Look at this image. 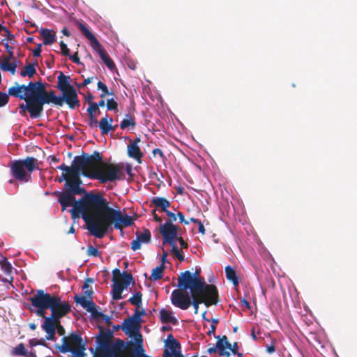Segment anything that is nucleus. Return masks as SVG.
<instances>
[{
    "label": "nucleus",
    "instance_id": "44",
    "mask_svg": "<svg viewBox=\"0 0 357 357\" xmlns=\"http://www.w3.org/2000/svg\"><path fill=\"white\" fill-rule=\"evenodd\" d=\"M89 105V106L86 109L88 114H96V112H98V114L100 113V109L98 107L96 102H90Z\"/></svg>",
    "mask_w": 357,
    "mask_h": 357
},
{
    "label": "nucleus",
    "instance_id": "33",
    "mask_svg": "<svg viewBox=\"0 0 357 357\" xmlns=\"http://www.w3.org/2000/svg\"><path fill=\"white\" fill-rule=\"evenodd\" d=\"M126 289V284L124 287H120L118 284H113L112 287V298L114 300H120L123 297L122 292Z\"/></svg>",
    "mask_w": 357,
    "mask_h": 357
},
{
    "label": "nucleus",
    "instance_id": "35",
    "mask_svg": "<svg viewBox=\"0 0 357 357\" xmlns=\"http://www.w3.org/2000/svg\"><path fill=\"white\" fill-rule=\"evenodd\" d=\"M27 350L24 347V344L23 343H20L18 345H17L13 350L12 354L14 356H27Z\"/></svg>",
    "mask_w": 357,
    "mask_h": 357
},
{
    "label": "nucleus",
    "instance_id": "63",
    "mask_svg": "<svg viewBox=\"0 0 357 357\" xmlns=\"http://www.w3.org/2000/svg\"><path fill=\"white\" fill-rule=\"evenodd\" d=\"M116 357H134V347H132V353L131 355L125 354L124 351L117 353Z\"/></svg>",
    "mask_w": 357,
    "mask_h": 357
},
{
    "label": "nucleus",
    "instance_id": "37",
    "mask_svg": "<svg viewBox=\"0 0 357 357\" xmlns=\"http://www.w3.org/2000/svg\"><path fill=\"white\" fill-rule=\"evenodd\" d=\"M93 280L92 278H87L85 280L82 289L84 290V294L85 296L91 297L93 291L92 288L89 286V283H93Z\"/></svg>",
    "mask_w": 357,
    "mask_h": 357
},
{
    "label": "nucleus",
    "instance_id": "22",
    "mask_svg": "<svg viewBox=\"0 0 357 357\" xmlns=\"http://www.w3.org/2000/svg\"><path fill=\"white\" fill-rule=\"evenodd\" d=\"M165 348L164 350H167V352L171 356L175 354L176 350L181 349L180 342L174 337L172 334H169L165 340Z\"/></svg>",
    "mask_w": 357,
    "mask_h": 357
},
{
    "label": "nucleus",
    "instance_id": "18",
    "mask_svg": "<svg viewBox=\"0 0 357 357\" xmlns=\"http://www.w3.org/2000/svg\"><path fill=\"white\" fill-rule=\"evenodd\" d=\"M112 281L113 284H118L120 287H124L126 284V289L130 283H135L133 277L131 273L126 271L121 273L119 268H115L112 271Z\"/></svg>",
    "mask_w": 357,
    "mask_h": 357
},
{
    "label": "nucleus",
    "instance_id": "59",
    "mask_svg": "<svg viewBox=\"0 0 357 357\" xmlns=\"http://www.w3.org/2000/svg\"><path fill=\"white\" fill-rule=\"evenodd\" d=\"M177 216L179 218L180 222L184 223L186 225H189V221L185 219L184 215L181 212H178Z\"/></svg>",
    "mask_w": 357,
    "mask_h": 357
},
{
    "label": "nucleus",
    "instance_id": "15",
    "mask_svg": "<svg viewBox=\"0 0 357 357\" xmlns=\"http://www.w3.org/2000/svg\"><path fill=\"white\" fill-rule=\"evenodd\" d=\"M160 232L164 238L163 244L168 243L174 244V240L177 236L178 227L173 225L171 220H167L165 223L160 226Z\"/></svg>",
    "mask_w": 357,
    "mask_h": 357
},
{
    "label": "nucleus",
    "instance_id": "60",
    "mask_svg": "<svg viewBox=\"0 0 357 357\" xmlns=\"http://www.w3.org/2000/svg\"><path fill=\"white\" fill-rule=\"evenodd\" d=\"M3 36L7 38L8 40L11 41V40H14V36L11 33V32L8 29H6V31H4Z\"/></svg>",
    "mask_w": 357,
    "mask_h": 357
},
{
    "label": "nucleus",
    "instance_id": "61",
    "mask_svg": "<svg viewBox=\"0 0 357 357\" xmlns=\"http://www.w3.org/2000/svg\"><path fill=\"white\" fill-rule=\"evenodd\" d=\"M222 341H223V343H224V346H225V349H231V343H229V342L228 341V339H227V337L226 335H223L222 337Z\"/></svg>",
    "mask_w": 357,
    "mask_h": 357
},
{
    "label": "nucleus",
    "instance_id": "43",
    "mask_svg": "<svg viewBox=\"0 0 357 357\" xmlns=\"http://www.w3.org/2000/svg\"><path fill=\"white\" fill-rule=\"evenodd\" d=\"M211 329L208 331L207 335L211 336L212 335H215V330H216V325L218 324L219 321L216 318H213L211 320Z\"/></svg>",
    "mask_w": 357,
    "mask_h": 357
},
{
    "label": "nucleus",
    "instance_id": "28",
    "mask_svg": "<svg viewBox=\"0 0 357 357\" xmlns=\"http://www.w3.org/2000/svg\"><path fill=\"white\" fill-rule=\"evenodd\" d=\"M136 126V122L135 120V116L127 114L125 116V118L121 121L120 123V128L122 130L128 128V127H131L132 129H134Z\"/></svg>",
    "mask_w": 357,
    "mask_h": 357
},
{
    "label": "nucleus",
    "instance_id": "27",
    "mask_svg": "<svg viewBox=\"0 0 357 357\" xmlns=\"http://www.w3.org/2000/svg\"><path fill=\"white\" fill-rule=\"evenodd\" d=\"M52 322V321L51 320H45L41 327L47 334V336H46V340L56 341V332L54 331Z\"/></svg>",
    "mask_w": 357,
    "mask_h": 357
},
{
    "label": "nucleus",
    "instance_id": "21",
    "mask_svg": "<svg viewBox=\"0 0 357 357\" xmlns=\"http://www.w3.org/2000/svg\"><path fill=\"white\" fill-rule=\"evenodd\" d=\"M112 122L113 119L112 117L109 118L107 114L100 119L98 126L102 135H107L110 131L115 130L116 126H113L112 125Z\"/></svg>",
    "mask_w": 357,
    "mask_h": 357
},
{
    "label": "nucleus",
    "instance_id": "1",
    "mask_svg": "<svg viewBox=\"0 0 357 357\" xmlns=\"http://www.w3.org/2000/svg\"><path fill=\"white\" fill-rule=\"evenodd\" d=\"M82 198L74 200L70 206L71 218L73 220L82 218L86 225V229L91 235L102 238L112 229L122 230L134 225L131 216L123 214L119 209H114L109 206V202L100 192H85Z\"/></svg>",
    "mask_w": 357,
    "mask_h": 357
},
{
    "label": "nucleus",
    "instance_id": "26",
    "mask_svg": "<svg viewBox=\"0 0 357 357\" xmlns=\"http://www.w3.org/2000/svg\"><path fill=\"white\" fill-rule=\"evenodd\" d=\"M40 33L43 38L44 45H50L56 41L55 32L53 30L48 29H41Z\"/></svg>",
    "mask_w": 357,
    "mask_h": 357
},
{
    "label": "nucleus",
    "instance_id": "11",
    "mask_svg": "<svg viewBox=\"0 0 357 357\" xmlns=\"http://www.w3.org/2000/svg\"><path fill=\"white\" fill-rule=\"evenodd\" d=\"M77 27L82 33L91 42V47L99 54L107 67L110 70H114L115 68L114 62L110 58L107 52L102 47L101 44L94 36V35L89 31L86 25L82 22H79L77 23Z\"/></svg>",
    "mask_w": 357,
    "mask_h": 357
},
{
    "label": "nucleus",
    "instance_id": "54",
    "mask_svg": "<svg viewBox=\"0 0 357 357\" xmlns=\"http://www.w3.org/2000/svg\"><path fill=\"white\" fill-rule=\"evenodd\" d=\"M70 59L75 63L77 65H82V63L80 61V59L78 56V52H76L73 55L68 56Z\"/></svg>",
    "mask_w": 357,
    "mask_h": 357
},
{
    "label": "nucleus",
    "instance_id": "25",
    "mask_svg": "<svg viewBox=\"0 0 357 357\" xmlns=\"http://www.w3.org/2000/svg\"><path fill=\"white\" fill-rule=\"evenodd\" d=\"M160 319L162 324L171 323L173 325L178 324L176 318L172 316V312L165 308L160 311Z\"/></svg>",
    "mask_w": 357,
    "mask_h": 357
},
{
    "label": "nucleus",
    "instance_id": "8",
    "mask_svg": "<svg viewBox=\"0 0 357 357\" xmlns=\"http://www.w3.org/2000/svg\"><path fill=\"white\" fill-rule=\"evenodd\" d=\"M62 342L61 345L56 346V348L60 352L63 354L70 352L73 357H84L86 356L85 353L86 344L80 335L73 333L68 336H64L62 338Z\"/></svg>",
    "mask_w": 357,
    "mask_h": 357
},
{
    "label": "nucleus",
    "instance_id": "39",
    "mask_svg": "<svg viewBox=\"0 0 357 357\" xmlns=\"http://www.w3.org/2000/svg\"><path fill=\"white\" fill-rule=\"evenodd\" d=\"M172 246L171 252L174 254L175 257L180 261H183L185 260L184 255L183 253L178 250L176 243L170 245Z\"/></svg>",
    "mask_w": 357,
    "mask_h": 357
},
{
    "label": "nucleus",
    "instance_id": "56",
    "mask_svg": "<svg viewBox=\"0 0 357 357\" xmlns=\"http://www.w3.org/2000/svg\"><path fill=\"white\" fill-rule=\"evenodd\" d=\"M152 153L154 156L158 155L162 160H165L166 158L162 150L158 148L153 149Z\"/></svg>",
    "mask_w": 357,
    "mask_h": 357
},
{
    "label": "nucleus",
    "instance_id": "10",
    "mask_svg": "<svg viewBox=\"0 0 357 357\" xmlns=\"http://www.w3.org/2000/svg\"><path fill=\"white\" fill-rule=\"evenodd\" d=\"M49 309L51 314L46 320L56 321L66 317L71 312V305L67 301H62L58 295H51L47 293Z\"/></svg>",
    "mask_w": 357,
    "mask_h": 357
},
{
    "label": "nucleus",
    "instance_id": "32",
    "mask_svg": "<svg viewBox=\"0 0 357 357\" xmlns=\"http://www.w3.org/2000/svg\"><path fill=\"white\" fill-rule=\"evenodd\" d=\"M36 73V70L33 63L26 65L24 69L20 72V75L23 77H29L31 78Z\"/></svg>",
    "mask_w": 357,
    "mask_h": 357
},
{
    "label": "nucleus",
    "instance_id": "51",
    "mask_svg": "<svg viewBox=\"0 0 357 357\" xmlns=\"http://www.w3.org/2000/svg\"><path fill=\"white\" fill-rule=\"evenodd\" d=\"M96 306L92 300H88L86 304L83 306L87 312H90Z\"/></svg>",
    "mask_w": 357,
    "mask_h": 357
},
{
    "label": "nucleus",
    "instance_id": "14",
    "mask_svg": "<svg viewBox=\"0 0 357 357\" xmlns=\"http://www.w3.org/2000/svg\"><path fill=\"white\" fill-rule=\"evenodd\" d=\"M99 333L96 337V349L111 348L114 347L115 342H113L114 337L113 331L109 328H105L99 326Z\"/></svg>",
    "mask_w": 357,
    "mask_h": 357
},
{
    "label": "nucleus",
    "instance_id": "30",
    "mask_svg": "<svg viewBox=\"0 0 357 357\" xmlns=\"http://www.w3.org/2000/svg\"><path fill=\"white\" fill-rule=\"evenodd\" d=\"M165 269V266L164 264H160V266H158L156 268H153L149 277V280L151 281H156L161 279L163 276Z\"/></svg>",
    "mask_w": 357,
    "mask_h": 357
},
{
    "label": "nucleus",
    "instance_id": "3",
    "mask_svg": "<svg viewBox=\"0 0 357 357\" xmlns=\"http://www.w3.org/2000/svg\"><path fill=\"white\" fill-rule=\"evenodd\" d=\"M101 160V154L94 151L92 155L83 153L82 155H77L74 158L71 166H67L64 163L57 167L60 170H68L73 178V181L82 184L80 175L87 177L86 175L91 174L93 171L96 162Z\"/></svg>",
    "mask_w": 357,
    "mask_h": 357
},
{
    "label": "nucleus",
    "instance_id": "2",
    "mask_svg": "<svg viewBox=\"0 0 357 357\" xmlns=\"http://www.w3.org/2000/svg\"><path fill=\"white\" fill-rule=\"evenodd\" d=\"M177 286L178 289L172 292L171 302L181 310H187L192 305L195 314H197L200 304L209 307L219 301L217 287L214 284H206L204 278H198L189 271L180 274Z\"/></svg>",
    "mask_w": 357,
    "mask_h": 357
},
{
    "label": "nucleus",
    "instance_id": "57",
    "mask_svg": "<svg viewBox=\"0 0 357 357\" xmlns=\"http://www.w3.org/2000/svg\"><path fill=\"white\" fill-rule=\"evenodd\" d=\"M176 239L179 242L181 248H187L188 246V244L186 241L183 240L182 237H178L176 236Z\"/></svg>",
    "mask_w": 357,
    "mask_h": 357
},
{
    "label": "nucleus",
    "instance_id": "49",
    "mask_svg": "<svg viewBox=\"0 0 357 357\" xmlns=\"http://www.w3.org/2000/svg\"><path fill=\"white\" fill-rule=\"evenodd\" d=\"M87 296H77L76 295L74 298V301L77 304H79L82 307L87 302Z\"/></svg>",
    "mask_w": 357,
    "mask_h": 357
},
{
    "label": "nucleus",
    "instance_id": "46",
    "mask_svg": "<svg viewBox=\"0 0 357 357\" xmlns=\"http://www.w3.org/2000/svg\"><path fill=\"white\" fill-rule=\"evenodd\" d=\"M29 344L31 346H37V345H42L44 347H47V344L44 339L38 340L36 338H33L29 340Z\"/></svg>",
    "mask_w": 357,
    "mask_h": 357
},
{
    "label": "nucleus",
    "instance_id": "9",
    "mask_svg": "<svg viewBox=\"0 0 357 357\" xmlns=\"http://www.w3.org/2000/svg\"><path fill=\"white\" fill-rule=\"evenodd\" d=\"M57 89L62 92L61 97L66 101L70 109H75L79 106L76 89L70 83V76L65 75L61 72L57 77Z\"/></svg>",
    "mask_w": 357,
    "mask_h": 357
},
{
    "label": "nucleus",
    "instance_id": "6",
    "mask_svg": "<svg viewBox=\"0 0 357 357\" xmlns=\"http://www.w3.org/2000/svg\"><path fill=\"white\" fill-rule=\"evenodd\" d=\"M65 173H62L59 178H56V181L61 183L63 181L65 183V190L63 192H56L58 195V201L61 206L62 211H65L67 207L72 204L74 200V196L82 195L85 192V189L81 187V184L77 182L73 181V178L68 170H63Z\"/></svg>",
    "mask_w": 357,
    "mask_h": 357
},
{
    "label": "nucleus",
    "instance_id": "45",
    "mask_svg": "<svg viewBox=\"0 0 357 357\" xmlns=\"http://www.w3.org/2000/svg\"><path fill=\"white\" fill-rule=\"evenodd\" d=\"M218 339L216 342V348L218 349V354H222V352L225 351L224 343L222 338H220V336L215 337Z\"/></svg>",
    "mask_w": 357,
    "mask_h": 357
},
{
    "label": "nucleus",
    "instance_id": "48",
    "mask_svg": "<svg viewBox=\"0 0 357 357\" xmlns=\"http://www.w3.org/2000/svg\"><path fill=\"white\" fill-rule=\"evenodd\" d=\"M8 93L0 91V107L5 106L9 100Z\"/></svg>",
    "mask_w": 357,
    "mask_h": 357
},
{
    "label": "nucleus",
    "instance_id": "42",
    "mask_svg": "<svg viewBox=\"0 0 357 357\" xmlns=\"http://www.w3.org/2000/svg\"><path fill=\"white\" fill-rule=\"evenodd\" d=\"M86 254L89 256L92 257H100V252L95 247L92 245L88 246Z\"/></svg>",
    "mask_w": 357,
    "mask_h": 357
},
{
    "label": "nucleus",
    "instance_id": "4",
    "mask_svg": "<svg viewBox=\"0 0 357 357\" xmlns=\"http://www.w3.org/2000/svg\"><path fill=\"white\" fill-rule=\"evenodd\" d=\"M124 165L123 163L112 164L107 163L101 160L96 162L93 171L91 174L86 175L87 178L97 179L101 183L113 182L124 178Z\"/></svg>",
    "mask_w": 357,
    "mask_h": 357
},
{
    "label": "nucleus",
    "instance_id": "13",
    "mask_svg": "<svg viewBox=\"0 0 357 357\" xmlns=\"http://www.w3.org/2000/svg\"><path fill=\"white\" fill-rule=\"evenodd\" d=\"M126 344L123 340L121 339L116 340L115 344L111 348L105 349H91V351L93 354V357H116L117 353L125 351Z\"/></svg>",
    "mask_w": 357,
    "mask_h": 357
},
{
    "label": "nucleus",
    "instance_id": "16",
    "mask_svg": "<svg viewBox=\"0 0 357 357\" xmlns=\"http://www.w3.org/2000/svg\"><path fill=\"white\" fill-rule=\"evenodd\" d=\"M31 84H34L33 82H30L28 85H20L15 83V86H11L8 89V93L9 96L18 98L20 100L26 99L29 96H32V87Z\"/></svg>",
    "mask_w": 357,
    "mask_h": 357
},
{
    "label": "nucleus",
    "instance_id": "20",
    "mask_svg": "<svg viewBox=\"0 0 357 357\" xmlns=\"http://www.w3.org/2000/svg\"><path fill=\"white\" fill-rule=\"evenodd\" d=\"M135 235L136 238L131 243V249L134 251L139 250L142 243L148 244L151 241V234L148 229L144 228L142 231H137Z\"/></svg>",
    "mask_w": 357,
    "mask_h": 357
},
{
    "label": "nucleus",
    "instance_id": "47",
    "mask_svg": "<svg viewBox=\"0 0 357 357\" xmlns=\"http://www.w3.org/2000/svg\"><path fill=\"white\" fill-rule=\"evenodd\" d=\"M118 107V103L113 98L108 99L107 101V108L108 110H116Z\"/></svg>",
    "mask_w": 357,
    "mask_h": 357
},
{
    "label": "nucleus",
    "instance_id": "29",
    "mask_svg": "<svg viewBox=\"0 0 357 357\" xmlns=\"http://www.w3.org/2000/svg\"><path fill=\"white\" fill-rule=\"evenodd\" d=\"M10 58L4 57L3 62L0 64V68L4 71H8L12 75H14L16 71L17 64L16 63H11L9 61Z\"/></svg>",
    "mask_w": 357,
    "mask_h": 357
},
{
    "label": "nucleus",
    "instance_id": "34",
    "mask_svg": "<svg viewBox=\"0 0 357 357\" xmlns=\"http://www.w3.org/2000/svg\"><path fill=\"white\" fill-rule=\"evenodd\" d=\"M0 265L6 273L8 274L12 272L13 266L6 257H0Z\"/></svg>",
    "mask_w": 357,
    "mask_h": 357
},
{
    "label": "nucleus",
    "instance_id": "64",
    "mask_svg": "<svg viewBox=\"0 0 357 357\" xmlns=\"http://www.w3.org/2000/svg\"><path fill=\"white\" fill-rule=\"evenodd\" d=\"M153 216V220L157 222H162V218L160 217H159L157 214H156V210L154 209L151 212Z\"/></svg>",
    "mask_w": 357,
    "mask_h": 357
},
{
    "label": "nucleus",
    "instance_id": "31",
    "mask_svg": "<svg viewBox=\"0 0 357 357\" xmlns=\"http://www.w3.org/2000/svg\"><path fill=\"white\" fill-rule=\"evenodd\" d=\"M225 274L227 279L231 281L235 287L238 286V279L234 268H232L230 266H226Z\"/></svg>",
    "mask_w": 357,
    "mask_h": 357
},
{
    "label": "nucleus",
    "instance_id": "38",
    "mask_svg": "<svg viewBox=\"0 0 357 357\" xmlns=\"http://www.w3.org/2000/svg\"><path fill=\"white\" fill-rule=\"evenodd\" d=\"M98 89L102 91L100 94L101 98H104L106 95H112V93H109L108 88L106 84H105L101 81H99L97 84Z\"/></svg>",
    "mask_w": 357,
    "mask_h": 357
},
{
    "label": "nucleus",
    "instance_id": "62",
    "mask_svg": "<svg viewBox=\"0 0 357 357\" xmlns=\"http://www.w3.org/2000/svg\"><path fill=\"white\" fill-rule=\"evenodd\" d=\"M222 341H223V343H224V346H225V349H231V343H229V342L228 341V339H227V337L226 335H223L222 337Z\"/></svg>",
    "mask_w": 357,
    "mask_h": 357
},
{
    "label": "nucleus",
    "instance_id": "23",
    "mask_svg": "<svg viewBox=\"0 0 357 357\" xmlns=\"http://www.w3.org/2000/svg\"><path fill=\"white\" fill-rule=\"evenodd\" d=\"M128 155L135 159L138 163H142V158L144 156L143 152L139 146L128 144L127 146Z\"/></svg>",
    "mask_w": 357,
    "mask_h": 357
},
{
    "label": "nucleus",
    "instance_id": "53",
    "mask_svg": "<svg viewBox=\"0 0 357 357\" xmlns=\"http://www.w3.org/2000/svg\"><path fill=\"white\" fill-rule=\"evenodd\" d=\"M145 314H146V312H145V310L144 309L139 310L138 309V307H137L135 309V314L132 317H135L140 322L141 321V319H140L141 316H143Z\"/></svg>",
    "mask_w": 357,
    "mask_h": 357
},
{
    "label": "nucleus",
    "instance_id": "52",
    "mask_svg": "<svg viewBox=\"0 0 357 357\" xmlns=\"http://www.w3.org/2000/svg\"><path fill=\"white\" fill-rule=\"evenodd\" d=\"M90 313L91 314V316L93 317V318H95V319H99L104 316V314L102 312L98 311L97 306H96L93 309V310H91L90 312Z\"/></svg>",
    "mask_w": 357,
    "mask_h": 357
},
{
    "label": "nucleus",
    "instance_id": "50",
    "mask_svg": "<svg viewBox=\"0 0 357 357\" xmlns=\"http://www.w3.org/2000/svg\"><path fill=\"white\" fill-rule=\"evenodd\" d=\"M59 45L61 50V54L64 56H70V50L67 47V45L63 42L61 41Z\"/></svg>",
    "mask_w": 357,
    "mask_h": 357
},
{
    "label": "nucleus",
    "instance_id": "36",
    "mask_svg": "<svg viewBox=\"0 0 357 357\" xmlns=\"http://www.w3.org/2000/svg\"><path fill=\"white\" fill-rule=\"evenodd\" d=\"M142 294L140 291H139L129 298V302L132 305H135L137 307H139L142 303Z\"/></svg>",
    "mask_w": 357,
    "mask_h": 357
},
{
    "label": "nucleus",
    "instance_id": "40",
    "mask_svg": "<svg viewBox=\"0 0 357 357\" xmlns=\"http://www.w3.org/2000/svg\"><path fill=\"white\" fill-rule=\"evenodd\" d=\"M52 324L54 326V331L56 332V329L57 330V333L60 336H63L65 334V328L61 324V321L57 320L56 321H52Z\"/></svg>",
    "mask_w": 357,
    "mask_h": 357
},
{
    "label": "nucleus",
    "instance_id": "7",
    "mask_svg": "<svg viewBox=\"0 0 357 357\" xmlns=\"http://www.w3.org/2000/svg\"><path fill=\"white\" fill-rule=\"evenodd\" d=\"M9 167L13 176L21 182H29L33 171L39 169L38 160L34 157L15 160L10 162Z\"/></svg>",
    "mask_w": 357,
    "mask_h": 357
},
{
    "label": "nucleus",
    "instance_id": "55",
    "mask_svg": "<svg viewBox=\"0 0 357 357\" xmlns=\"http://www.w3.org/2000/svg\"><path fill=\"white\" fill-rule=\"evenodd\" d=\"M42 52V44H38L37 47L33 50V54L35 57L40 56Z\"/></svg>",
    "mask_w": 357,
    "mask_h": 357
},
{
    "label": "nucleus",
    "instance_id": "5",
    "mask_svg": "<svg viewBox=\"0 0 357 357\" xmlns=\"http://www.w3.org/2000/svg\"><path fill=\"white\" fill-rule=\"evenodd\" d=\"M32 89V97L36 103L40 115L43 112V107L46 104H53L62 107L66 102L61 96H57L54 91H47L45 84L38 81L31 84Z\"/></svg>",
    "mask_w": 357,
    "mask_h": 357
},
{
    "label": "nucleus",
    "instance_id": "17",
    "mask_svg": "<svg viewBox=\"0 0 357 357\" xmlns=\"http://www.w3.org/2000/svg\"><path fill=\"white\" fill-rule=\"evenodd\" d=\"M140 328V322L135 317H130L124 320L121 328L123 331L130 336H134L135 344H137V338H138L139 334H141L139 331Z\"/></svg>",
    "mask_w": 357,
    "mask_h": 357
},
{
    "label": "nucleus",
    "instance_id": "24",
    "mask_svg": "<svg viewBox=\"0 0 357 357\" xmlns=\"http://www.w3.org/2000/svg\"><path fill=\"white\" fill-rule=\"evenodd\" d=\"M151 206L165 212L170 206V202L165 197H155L151 200Z\"/></svg>",
    "mask_w": 357,
    "mask_h": 357
},
{
    "label": "nucleus",
    "instance_id": "12",
    "mask_svg": "<svg viewBox=\"0 0 357 357\" xmlns=\"http://www.w3.org/2000/svg\"><path fill=\"white\" fill-rule=\"evenodd\" d=\"M29 300L31 301V305L37 308L35 313L38 316L43 317L45 321L46 318L49 317L45 316L46 310L49 309L47 293L43 289L37 290L36 294L33 296L30 297Z\"/></svg>",
    "mask_w": 357,
    "mask_h": 357
},
{
    "label": "nucleus",
    "instance_id": "41",
    "mask_svg": "<svg viewBox=\"0 0 357 357\" xmlns=\"http://www.w3.org/2000/svg\"><path fill=\"white\" fill-rule=\"evenodd\" d=\"M89 115V121L88 125L91 128H96L99 123L97 120L96 114H88Z\"/></svg>",
    "mask_w": 357,
    "mask_h": 357
},
{
    "label": "nucleus",
    "instance_id": "19",
    "mask_svg": "<svg viewBox=\"0 0 357 357\" xmlns=\"http://www.w3.org/2000/svg\"><path fill=\"white\" fill-rule=\"evenodd\" d=\"M23 100L26 101V104L20 105V114L24 116L26 115V112H28L30 114V117L32 119L40 117V115L32 96H29V98Z\"/></svg>",
    "mask_w": 357,
    "mask_h": 357
},
{
    "label": "nucleus",
    "instance_id": "58",
    "mask_svg": "<svg viewBox=\"0 0 357 357\" xmlns=\"http://www.w3.org/2000/svg\"><path fill=\"white\" fill-rule=\"evenodd\" d=\"M165 213L169 218V220H171L172 223L173 221H176V215L174 213L169 211V210L166 211Z\"/></svg>",
    "mask_w": 357,
    "mask_h": 357
}]
</instances>
